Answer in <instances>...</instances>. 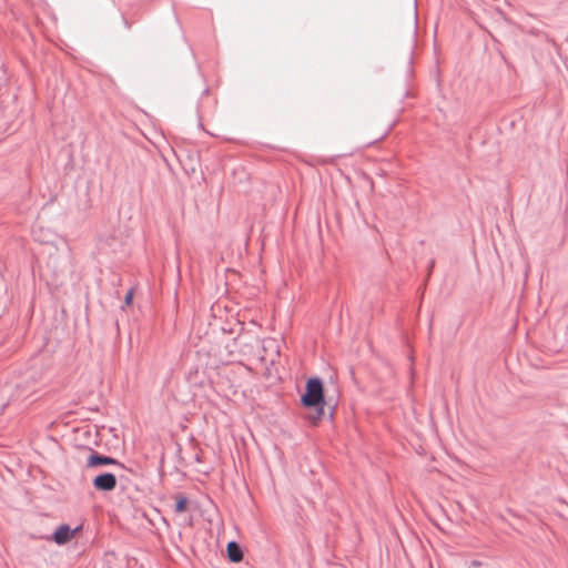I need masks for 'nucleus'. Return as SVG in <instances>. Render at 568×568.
Instances as JSON below:
<instances>
[{
  "label": "nucleus",
  "instance_id": "3",
  "mask_svg": "<svg viewBox=\"0 0 568 568\" xmlns=\"http://www.w3.org/2000/svg\"><path fill=\"white\" fill-rule=\"evenodd\" d=\"M106 465H114L118 466L121 469H124V465L116 459L110 457V456H103L98 454L97 452H91L87 459V466L88 467H95V466H106Z\"/></svg>",
  "mask_w": 568,
  "mask_h": 568
},
{
  "label": "nucleus",
  "instance_id": "6",
  "mask_svg": "<svg viewBox=\"0 0 568 568\" xmlns=\"http://www.w3.org/2000/svg\"><path fill=\"white\" fill-rule=\"evenodd\" d=\"M187 498L183 495L176 497L175 511L183 513L186 509Z\"/></svg>",
  "mask_w": 568,
  "mask_h": 568
},
{
  "label": "nucleus",
  "instance_id": "1",
  "mask_svg": "<svg viewBox=\"0 0 568 568\" xmlns=\"http://www.w3.org/2000/svg\"><path fill=\"white\" fill-rule=\"evenodd\" d=\"M305 407H315L317 409V418L324 413V389L323 383L318 377L310 378L306 382L305 393L301 398Z\"/></svg>",
  "mask_w": 568,
  "mask_h": 568
},
{
  "label": "nucleus",
  "instance_id": "9",
  "mask_svg": "<svg viewBox=\"0 0 568 568\" xmlns=\"http://www.w3.org/2000/svg\"><path fill=\"white\" fill-rule=\"evenodd\" d=\"M124 22H125V26H126L128 28H130L129 21L124 20Z\"/></svg>",
  "mask_w": 568,
  "mask_h": 568
},
{
  "label": "nucleus",
  "instance_id": "7",
  "mask_svg": "<svg viewBox=\"0 0 568 568\" xmlns=\"http://www.w3.org/2000/svg\"><path fill=\"white\" fill-rule=\"evenodd\" d=\"M483 562L479 561V560H473L469 565V568H478V567H483Z\"/></svg>",
  "mask_w": 568,
  "mask_h": 568
},
{
  "label": "nucleus",
  "instance_id": "5",
  "mask_svg": "<svg viewBox=\"0 0 568 568\" xmlns=\"http://www.w3.org/2000/svg\"><path fill=\"white\" fill-rule=\"evenodd\" d=\"M227 558L232 562H240L243 559V551L236 541H230L226 546Z\"/></svg>",
  "mask_w": 568,
  "mask_h": 568
},
{
  "label": "nucleus",
  "instance_id": "2",
  "mask_svg": "<svg viewBox=\"0 0 568 568\" xmlns=\"http://www.w3.org/2000/svg\"><path fill=\"white\" fill-rule=\"evenodd\" d=\"M93 487L100 491H111L116 486V477L112 473H101L92 481Z\"/></svg>",
  "mask_w": 568,
  "mask_h": 568
},
{
  "label": "nucleus",
  "instance_id": "8",
  "mask_svg": "<svg viewBox=\"0 0 568 568\" xmlns=\"http://www.w3.org/2000/svg\"><path fill=\"white\" fill-rule=\"evenodd\" d=\"M132 301V291H129L125 295V303L130 304Z\"/></svg>",
  "mask_w": 568,
  "mask_h": 568
},
{
  "label": "nucleus",
  "instance_id": "4",
  "mask_svg": "<svg viewBox=\"0 0 568 568\" xmlns=\"http://www.w3.org/2000/svg\"><path fill=\"white\" fill-rule=\"evenodd\" d=\"M75 529H71L68 524L60 525L52 535V540L58 545L67 544L75 534Z\"/></svg>",
  "mask_w": 568,
  "mask_h": 568
}]
</instances>
